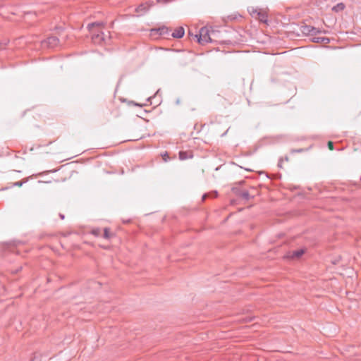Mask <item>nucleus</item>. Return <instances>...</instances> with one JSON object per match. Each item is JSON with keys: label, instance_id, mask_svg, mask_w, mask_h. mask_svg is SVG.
<instances>
[{"label": "nucleus", "instance_id": "1", "mask_svg": "<svg viewBox=\"0 0 361 361\" xmlns=\"http://www.w3.org/2000/svg\"><path fill=\"white\" fill-rule=\"evenodd\" d=\"M211 27H202L200 28L197 34L194 35V39H197L200 44H204L211 41Z\"/></svg>", "mask_w": 361, "mask_h": 361}, {"label": "nucleus", "instance_id": "2", "mask_svg": "<svg viewBox=\"0 0 361 361\" xmlns=\"http://www.w3.org/2000/svg\"><path fill=\"white\" fill-rule=\"evenodd\" d=\"M92 32V40L94 44H107L110 41V35L109 32H107V34L104 33L102 31H99L97 32H94L92 30L91 31Z\"/></svg>", "mask_w": 361, "mask_h": 361}, {"label": "nucleus", "instance_id": "3", "mask_svg": "<svg viewBox=\"0 0 361 361\" xmlns=\"http://www.w3.org/2000/svg\"><path fill=\"white\" fill-rule=\"evenodd\" d=\"M252 17L257 18L260 22L267 23L268 16L267 13L262 9H253L251 12Z\"/></svg>", "mask_w": 361, "mask_h": 361}, {"label": "nucleus", "instance_id": "4", "mask_svg": "<svg viewBox=\"0 0 361 361\" xmlns=\"http://www.w3.org/2000/svg\"><path fill=\"white\" fill-rule=\"evenodd\" d=\"M59 39L57 37L51 36L47 37L42 42V45L48 48H54L59 44Z\"/></svg>", "mask_w": 361, "mask_h": 361}, {"label": "nucleus", "instance_id": "5", "mask_svg": "<svg viewBox=\"0 0 361 361\" xmlns=\"http://www.w3.org/2000/svg\"><path fill=\"white\" fill-rule=\"evenodd\" d=\"M171 30L166 26H161L158 28H152L150 30L151 35H159L161 36L169 35Z\"/></svg>", "mask_w": 361, "mask_h": 361}, {"label": "nucleus", "instance_id": "6", "mask_svg": "<svg viewBox=\"0 0 361 361\" xmlns=\"http://www.w3.org/2000/svg\"><path fill=\"white\" fill-rule=\"evenodd\" d=\"M220 32L219 30L214 29L213 27H211V41L210 42H220Z\"/></svg>", "mask_w": 361, "mask_h": 361}, {"label": "nucleus", "instance_id": "7", "mask_svg": "<svg viewBox=\"0 0 361 361\" xmlns=\"http://www.w3.org/2000/svg\"><path fill=\"white\" fill-rule=\"evenodd\" d=\"M185 35V30L183 27H177L176 29H175V30L173 31V32L171 34V36L173 37V38H182Z\"/></svg>", "mask_w": 361, "mask_h": 361}, {"label": "nucleus", "instance_id": "8", "mask_svg": "<svg viewBox=\"0 0 361 361\" xmlns=\"http://www.w3.org/2000/svg\"><path fill=\"white\" fill-rule=\"evenodd\" d=\"M300 30L303 35H310L311 31L313 30L314 29H313V26L303 25H301Z\"/></svg>", "mask_w": 361, "mask_h": 361}, {"label": "nucleus", "instance_id": "9", "mask_svg": "<svg viewBox=\"0 0 361 361\" xmlns=\"http://www.w3.org/2000/svg\"><path fill=\"white\" fill-rule=\"evenodd\" d=\"M305 252V250L303 249H300L297 250L293 251L290 255H288V257L289 258H300Z\"/></svg>", "mask_w": 361, "mask_h": 361}, {"label": "nucleus", "instance_id": "10", "mask_svg": "<svg viewBox=\"0 0 361 361\" xmlns=\"http://www.w3.org/2000/svg\"><path fill=\"white\" fill-rule=\"evenodd\" d=\"M312 41L316 43L329 44L330 39L324 37H314Z\"/></svg>", "mask_w": 361, "mask_h": 361}, {"label": "nucleus", "instance_id": "11", "mask_svg": "<svg viewBox=\"0 0 361 361\" xmlns=\"http://www.w3.org/2000/svg\"><path fill=\"white\" fill-rule=\"evenodd\" d=\"M178 154H179V159L180 160H185L188 158L192 157L190 152H185V151H180Z\"/></svg>", "mask_w": 361, "mask_h": 361}, {"label": "nucleus", "instance_id": "12", "mask_svg": "<svg viewBox=\"0 0 361 361\" xmlns=\"http://www.w3.org/2000/svg\"><path fill=\"white\" fill-rule=\"evenodd\" d=\"M104 26V23L103 22H94V23H90L88 24L87 25V28L89 29L90 31H92V28L94 27H102Z\"/></svg>", "mask_w": 361, "mask_h": 361}, {"label": "nucleus", "instance_id": "13", "mask_svg": "<svg viewBox=\"0 0 361 361\" xmlns=\"http://www.w3.org/2000/svg\"><path fill=\"white\" fill-rule=\"evenodd\" d=\"M345 8V5L343 3H339L332 8V10L336 12L343 11Z\"/></svg>", "mask_w": 361, "mask_h": 361}, {"label": "nucleus", "instance_id": "14", "mask_svg": "<svg viewBox=\"0 0 361 361\" xmlns=\"http://www.w3.org/2000/svg\"><path fill=\"white\" fill-rule=\"evenodd\" d=\"M217 196V192L216 191H213L212 192H209V193H205L202 195V201H204L206 200V198L209 197H216Z\"/></svg>", "mask_w": 361, "mask_h": 361}, {"label": "nucleus", "instance_id": "15", "mask_svg": "<svg viewBox=\"0 0 361 361\" xmlns=\"http://www.w3.org/2000/svg\"><path fill=\"white\" fill-rule=\"evenodd\" d=\"M113 236V234L110 232L109 228H105L104 229V235L103 237L105 239H110Z\"/></svg>", "mask_w": 361, "mask_h": 361}, {"label": "nucleus", "instance_id": "16", "mask_svg": "<svg viewBox=\"0 0 361 361\" xmlns=\"http://www.w3.org/2000/svg\"><path fill=\"white\" fill-rule=\"evenodd\" d=\"M239 195L244 200H250V193L247 190H243L242 191Z\"/></svg>", "mask_w": 361, "mask_h": 361}, {"label": "nucleus", "instance_id": "17", "mask_svg": "<svg viewBox=\"0 0 361 361\" xmlns=\"http://www.w3.org/2000/svg\"><path fill=\"white\" fill-rule=\"evenodd\" d=\"M27 181V178L23 179L20 181H17L13 183V186L21 187L24 183Z\"/></svg>", "mask_w": 361, "mask_h": 361}, {"label": "nucleus", "instance_id": "18", "mask_svg": "<svg viewBox=\"0 0 361 361\" xmlns=\"http://www.w3.org/2000/svg\"><path fill=\"white\" fill-rule=\"evenodd\" d=\"M313 30L311 31V35L312 36H314L317 34H319V33H321L322 31L319 29V28H316L314 27H313Z\"/></svg>", "mask_w": 361, "mask_h": 361}, {"label": "nucleus", "instance_id": "19", "mask_svg": "<svg viewBox=\"0 0 361 361\" xmlns=\"http://www.w3.org/2000/svg\"><path fill=\"white\" fill-rule=\"evenodd\" d=\"M8 41H5V42H0V50L1 49H4L8 44Z\"/></svg>", "mask_w": 361, "mask_h": 361}, {"label": "nucleus", "instance_id": "20", "mask_svg": "<svg viewBox=\"0 0 361 361\" xmlns=\"http://www.w3.org/2000/svg\"><path fill=\"white\" fill-rule=\"evenodd\" d=\"M92 233L95 236H99L100 234V230L99 228L93 229Z\"/></svg>", "mask_w": 361, "mask_h": 361}, {"label": "nucleus", "instance_id": "21", "mask_svg": "<svg viewBox=\"0 0 361 361\" xmlns=\"http://www.w3.org/2000/svg\"><path fill=\"white\" fill-rule=\"evenodd\" d=\"M304 152V149H302V148L298 149H292L291 150V153H295V152L300 153V152Z\"/></svg>", "mask_w": 361, "mask_h": 361}, {"label": "nucleus", "instance_id": "22", "mask_svg": "<svg viewBox=\"0 0 361 361\" xmlns=\"http://www.w3.org/2000/svg\"><path fill=\"white\" fill-rule=\"evenodd\" d=\"M283 158H281L279 161V163H278V166L279 168H282V164H283Z\"/></svg>", "mask_w": 361, "mask_h": 361}, {"label": "nucleus", "instance_id": "23", "mask_svg": "<svg viewBox=\"0 0 361 361\" xmlns=\"http://www.w3.org/2000/svg\"><path fill=\"white\" fill-rule=\"evenodd\" d=\"M328 147L329 148L331 149V150H333L334 149V143L332 142H328Z\"/></svg>", "mask_w": 361, "mask_h": 361}, {"label": "nucleus", "instance_id": "24", "mask_svg": "<svg viewBox=\"0 0 361 361\" xmlns=\"http://www.w3.org/2000/svg\"><path fill=\"white\" fill-rule=\"evenodd\" d=\"M163 159L165 161H167L168 159L169 158V155L167 154V152H166L164 154H163Z\"/></svg>", "mask_w": 361, "mask_h": 361}, {"label": "nucleus", "instance_id": "25", "mask_svg": "<svg viewBox=\"0 0 361 361\" xmlns=\"http://www.w3.org/2000/svg\"><path fill=\"white\" fill-rule=\"evenodd\" d=\"M188 35H189V36H190V38H194V35H193V34L191 32V31H190V30H189V32H188Z\"/></svg>", "mask_w": 361, "mask_h": 361}, {"label": "nucleus", "instance_id": "26", "mask_svg": "<svg viewBox=\"0 0 361 361\" xmlns=\"http://www.w3.org/2000/svg\"><path fill=\"white\" fill-rule=\"evenodd\" d=\"M21 269H22V267H19V269H16V270H15V271H13L12 272H13V274H16V273H18V272L19 271V270H20Z\"/></svg>", "mask_w": 361, "mask_h": 361}, {"label": "nucleus", "instance_id": "27", "mask_svg": "<svg viewBox=\"0 0 361 361\" xmlns=\"http://www.w3.org/2000/svg\"><path fill=\"white\" fill-rule=\"evenodd\" d=\"M59 217L61 218V219L63 220L65 219V216L62 214H59Z\"/></svg>", "mask_w": 361, "mask_h": 361}, {"label": "nucleus", "instance_id": "28", "mask_svg": "<svg viewBox=\"0 0 361 361\" xmlns=\"http://www.w3.org/2000/svg\"><path fill=\"white\" fill-rule=\"evenodd\" d=\"M289 160V158L288 156H286L284 158H283V161H288Z\"/></svg>", "mask_w": 361, "mask_h": 361}, {"label": "nucleus", "instance_id": "29", "mask_svg": "<svg viewBox=\"0 0 361 361\" xmlns=\"http://www.w3.org/2000/svg\"><path fill=\"white\" fill-rule=\"evenodd\" d=\"M132 104H133L135 106H140V104L134 102H131Z\"/></svg>", "mask_w": 361, "mask_h": 361}, {"label": "nucleus", "instance_id": "30", "mask_svg": "<svg viewBox=\"0 0 361 361\" xmlns=\"http://www.w3.org/2000/svg\"><path fill=\"white\" fill-rule=\"evenodd\" d=\"M360 180H361V177H360Z\"/></svg>", "mask_w": 361, "mask_h": 361}]
</instances>
